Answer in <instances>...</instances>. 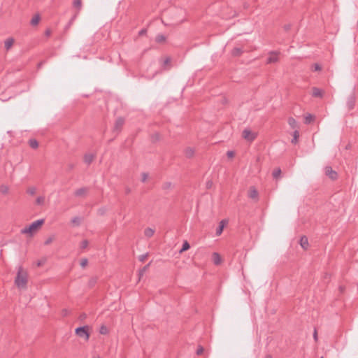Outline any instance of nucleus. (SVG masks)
Here are the masks:
<instances>
[{
	"label": "nucleus",
	"instance_id": "f257e3e1",
	"mask_svg": "<svg viewBox=\"0 0 358 358\" xmlns=\"http://www.w3.org/2000/svg\"><path fill=\"white\" fill-rule=\"evenodd\" d=\"M28 282L29 273L27 270L22 266H19L14 279L15 287L20 290H25L27 288Z\"/></svg>",
	"mask_w": 358,
	"mask_h": 358
},
{
	"label": "nucleus",
	"instance_id": "f03ea898",
	"mask_svg": "<svg viewBox=\"0 0 358 358\" xmlns=\"http://www.w3.org/2000/svg\"><path fill=\"white\" fill-rule=\"evenodd\" d=\"M44 224V220H38L29 225L26 226L21 230L22 234L26 235L27 237H32L41 229Z\"/></svg>",
	"mask_w": 358,
	"mask_h": 358
},
{
	"label": "nucleus",
	"instance_id": "7ed1b4c3",
	"mask_svg": "<svg viewBox=\"0 0 358 358\" xmlns=\"http://www.w3.org/2000/svg\"><path fill=\"white\" fill-rule=\"evenodd\" d=\"M89 328L88 327H82L76 329V334L80 338H84L85 341H88L90 338V334L88 332Z\"/></svg>",
	"mask_w": 358,
	"mask_h": 358
},
{
	"label": "nucleus",
	"instance_id": "20e7f679",
	"mask_svg": "<svg viewBox=\"0 0 358 358\" xmlns=\"http://www.w3.org/2000/svg\"><path fill=\"white\" fill-rule=\"evenodd\" d=\"M15 43V39L13 37H8L3 41V49L6 52H8Z\"/></svg>",
	"mask_w": 358,
	"mask_h": 358
},
{
	"label": "nucleus",
	"instance_id": "39448f33",
	"mask_svg": "<svg viewBox=\"0 0 358 358\" xmlns=\"http://www.w3.org/2000/svg\"><path fill=\"white\" fill-rule=\"evenodd\" d=\"M242 136L245 140L252 141L256 138L257 134L250 129H245L242 133Z\"/></svg>",
	"mask_w": 358,
	"mask_h": 358
},
{
	"label": "nucleus",
	"instance_id": "423d86ee",
	"mask_svg": "<svg viewBox=\"0 0 358 358\" xmlns=\"http://www.w3.org/2000/svg\"><path fill=\"white\" fill-rule=\"evenodd\" d=\"M96 157V153L92 152H87L83 156V161L87 164H90Z\"/></svg>",
	"mask_w": 358,
	"mask_h": 358
},
{
	"label": "nucleus",
	"instance_id": "0eeeda50",
	"mask_svg": "<svg viewBox=\"0 0 358 358\" xmlns=\"http://www.w3.org/2000/svg\"><path fill=\"white\" fill-rule=\"evenodd\" d=\"M325 173L333 180H336L338 178V173L329 166L325 168Z\"/></svg>",
	"mask_w": 358,
	"mask_h": 358
},
{
	"label": "nucleus",
	"instance_id": "6e6552de",
	"mask_svg": "<svg viewBox=\"0 0 358 358\" xmlns=\"http://www.w3.org/2000/svg\"><path fill=\"white\" fill-rule=\"evenodd\" d=\"M278 60V54L275 52H271L269 54V55L267 58V63L268 64L275 63Z\"/></svg>",
	"mask_w": 358,
	"mask_h": 358
},
{
	"label": "nucleus",
	"instance_id": "1a4fd4ad",
	"mask_svg": "<svg viewBox=\"0 0 358 358\" xmlns=\"http://www.w3.org/2000/svg\"><path fill=\"white\" fill-rule=\"evenodd\" d=\"M227 223H228V221L226 220H222V221H220L219 227L216 231L217 236L221 235L224 227L227 224Z\"/></svg>",
	"mask_w": 358,
	"mask_h": 358
},
{
	"label": "nucleus",
	"instance_id": "9d476101",
	"mask_svg": "<svg viewBox=\"0 0 358 358\" xmlns=\"http://www.w3.org/2000/svg\"><path fill=\"white\" fill-rule=\"evenodd\" d=\"M300 245L304 250H307L309 247L308 240L306 236H303L300 239Z\"/></svg>",
	"mask_w": 358,
	"mask_h": 358
},
{
	"label": "nucleus",
	"instance_id": "9b49d317",
	"mask_svg": "<svg viewBox=\"0 0 358 358\" xmlns=\"http://www.w3.org/2000/svg\"><path fill=\"white\" fill-rule=\"evenodd\" d=\"M70 222L72 227H78L82 222V219L80 217L76 216L71 220Z\"/></svg>",
	"mask_w": 358,
	"mask_h": 358
},
{
	"label": "nucleus",
	"instance_id": "f8f14e48",
	"mask_svg": "<svg viewBox=\"0 0 358 358\" xmlns=\"http://www.w3.org/2000/svg\"><path fill=\"white\" fill-rule=\"evenodd\" d=\"M212 259H213V263L216 265L220 264L222 261L221 256L217 252H214L213 254Z\"/></svg>",
	"mask_w": 358,
	"mask_h": 358
},
{
	"label": "nucleus",
	"instance_id": "ddd939ff",
	"mask_svg": "<svg viewBox=\"0 0 358 358\" xmlns=\"http://www.w3.org/2000/svg\"><path fill=\"white\" fill-rule=\"evenodd\" d=\"M41 20V17L38 14H35L31 20V24L33 26H36Z\"/></svg>",
	"mask_w": 358,
	"mask_h": 358
},
{
	"label": "nucleus",
	"instance_id": "4468645a",
	"mask_svg": "<svg viewBox=\"0 0 358 358\" xmlns=\"http://www.w3.org/2000/svg\"><path fill=\"white\" fill-rule=\"evenodd\" d=\"M287 122L292 129H296L298 127V123L296 120L292 117L288 118Z\"/></svg>",
	"mask_w": 358,
	"mask_h": 358
},
{
	"label": "nucleus",
	"instance_id": "2eb2a0df",
	"mask_svg": "<svg viewBox=\"0 0 358 358\" xmlns=\"http://www.w3.org/2000/svg\"><path fill=\"white\" fill-rule=\"evenodd\" d=\"M248 194H249V196L251 198V199H257V196H258V192L257 191V189L254 187H251L250 189H249V192H248Z\"/></svg>",
	"mask_w": 358,
	"mask_h": 358
},
{
	"label": "nucleus",
	"instance_id": "dca6fc26",
	"mask_svg": "<svg viewBox=\"0 0 358 358\" xmlns=\"http://www.w3.org/2000/svg\"><path fill=\"white\" fill-rule=\"evenodd\" d=\"M124 123V120L122 117L117 119L115 123V128L116 129H120Z\"/></svg>",
	"mask_w": 358,
	"mask_h": 358
},
{
	"label": "nucleus",
	"instance_id": "f3484780",
	"mask_svg": "<svg viewBox=\"0 0 358 358\" xmlns=\"http://www.w3.org/2000/svg\"><path fill=\"white\" fill-rule=\"evenodd\" d=\"M144 234L146 237L150 238L155 234V229L152 228L148 227L144 231Z\"/></svg>",
	"mask_w": 358,
	"mask_h": 358
},
{
	"label": "nucleus",
	"instance_id": "a211bd4d",
	"mask_svg": "<svg viewBox=\"0 0 358 358\" xmlns=\"http://www.w3.org/2000/svg\"><path fill=\"white\" fill-rule=\"evenodd\" d=\"M323 92L318 88H313L312 90V94L313 96L320 97L322 96Z\"/></svg>",
	"mask_w": 358,
	"mask_h": 358
},
{
	"label": "nucleus",
	"instance_id": "6ab92c4d",
	"mask_svg": "<svg viewBox=\"0 0 358 358\" xmlns=\"http://www.w3.org/2000/svg\"><path fill=\"white\" fill-rule=\"evenodd\" d=\"M315 119V117L314 115H311V114H306L304 117V120H305V123L306 124H309L310 122H312Z\"/></svg>",
	"mask_w": 358,
	"mask_h": 358
},
{
	"label": "nucleus",
	"instance_id": "aec40b11",
	"mask_svg": "<svg viewBox=\"0 0 358 358\" xmlns=\"http://www.w3.org/2000/svg\"><path fill=\"white\" fill-rule=\"evenodd\" d=\"M185 155L188 157H192L194 155V150L192 148H188L185 150Z\"/></svg>",
	"mask_w": 358,
	"mask_h": 358
},
{
	"label": "nucleus",
	"instance_id": "412c9836",
	"mask_svg": "<svg viewBox=\"0 0 358 358\" xmlns=\"http://www.w3.org/2000/svg\"><path fill=\"white\" fill-rule=\"evenodd\" d=\"M189 248H190V245H189V243L187 241H184V243L182 244V247L181 250H180V253H182L183 252L189 250Z\"/></svg>",
	"mask_w": 358,
	"mask_h": 358
},
{
	"label": "nucleus",
	"instance_id": "4be33fe9",
	"mask_svg": "<svg viewBox=\"0 0 358 358\" xmlns=\"http://www.w3.org/2000/svg\"><path fill=\"white\" fill-rule=\"evenodd\" d=\"M109 332L108 327L105 325H101L99 329V333L103 335H106Z\"/></svg>",
	"mask_w": 358,
	"mask_h": 358
},
{
	"label": "nucleus",
	"instance_id": "5701e85b",
	"mask_svg": "<svg viewBox=\"0 0 358 358\" xmlns=\"http://www.w3.org/2000/svg\"><path fill=\"white\" fill-rule=\"evenodd\" d=\"M55 236H53V235L50 236L45 239L44 244L46 245H48L51 244L55 241Z\"/></svg>",
	"mask_w": 358,
	"mask_h": 358
},
{
	"label": "nucleus",
	"instance_id": "b1692460",
	"mask_svg": "<svg viewBox=\"0 0 358 358\" xmlns=\"http://www.w3.org/2000/svg\"><path fill=\"white\" fill-rule=\"evenodd\" d=\"M45 203V197L43 196H38L36 199L37 205H43Z\"/></svg>",
	"mask_w": 358,
	"mask_h": 358
},
{
	"label": "nucleus",
	"instance_id": "393cba45",
	"mask_svg": "<svg viewBox=\"0 0 358 358\" xmlns=\"http://www.w3.org/2000/svg\"><path fill=\"white\" fill-rule=\"evenodd\" d=\"M29 144L30 145V147H31L32 148L34 149H36L38 147V142L36 141V140H30L29 142Z\"/></svg>",
	"mask_w": 358,
	"mask_h": 358
},
{
	"label": "nucleus",
	"instance_id": "a878e982",
	"mask_svg": "<svg viewBox=\"0 0 358 358\" xmlns=\"http://www.w3.org/2000/svg\"><path fill=\"white\" fill-rule=\"evenodd\" d=\"M281 175V170L280 169H275L273 172V176L275 178H280Z\"/></svg>",
	"mask_w": 358,
	"mask_h": 358
},
{
	"label": "nucleus",
	"instance_id": "bb28decb",
	"mask_svg": "<svg viewBox=\"0 0 358 358\" xmlns=\"http://www.w3.org/2000/svg\"><path fill=\"white\" fill-rule=\"evenodd\" d=\"M299 136V132L298 130H295L293 133V140L292 141V143H296L297 142L298 138Z\"/></svg>",
	"mask_w": 358,
	"mask_h": 358
},
{
	"label": "nucleus",
	"instance_id": "cd10ccee",
	"mask_svg": "<svg viewBox=\"0 0 358 358\" xmlns=\"http://www.w3.org/2000/svg\"><path fill=\"white\" fill-rule=\"evenodd\" d=\"M355 96H352L350 99H349V101H348V106H349V108L351 109L353 108L354 106V103H355Z\"/></svg>",
	"mask_w": 358,
	"mask_h": 358
},
{
	"label": "nucleus",
	"instance_id": "c85d7f7f",
	"mask_svg": "<svg viewBox=\"0 0 358 358\" xmlns=\"http://www.w3.org/2000/svg\"><path fill=\"white\" fill-rule=\"evenodd\" d=\"M88 241L87 240H83L80 243V248L81 249H85L87 248L88 246Z\"/></svg>",
	"mask_w": 358,
	"mask_h": 358
},
{
	"label": "nucleus",
	"instance_id": "c756f323",
	"mask_svg": "<svg viewBox=\"0 0 358 358\" xmlns=\"http://www.w3.org/2000/svg\"><path fill=\"white\" fill-rule=\"evenodd\" d=\"M241 52H242V50L238 48H236L232 50V55L234 56H238L241 54Z\"/></svg>",
	"mask_w": 358,
	"mask_h": 358
},
{
	"label": "nucleus",
	"instance_id": "7c9ffc66",
	"mask_svg": "<svg viewBox=\"0 0 358 358\" xmlns=\"http://www.w3.org/2000/svg\"><path fill=\"white\" fill-rule=\"evenodd\" d=\"M8 191H9V189L7 186H1L0 187V192L3 194H8Z\"/></svg>",
	"mask_w": 358,
	"mask_h": 358
},
{
	"label": "nucleus",
	"instance_id": "2f4dec72",
	"mask_svg": "<svg viewBox=\"0 0 358 358\" xmlns=\"http://www.w3.org/2000/svg\"><path fill=\"white\" fill-rule=\"evenodd\" d=\"M227 156L229 159H231L235 156V152L233 150H229L227 152Z\"/></svg>",
	"mask_w": 358,
	"mask_h": 358
},
{
	"label": "nucleus",
	"instance_id": "473e14b6",
	"mask_svg": "<svg viewBox=\"0 0 358 358\" xmlns=\"http://www.w3.org/2000/svg\"><path fill=\"white\" fill-rule=\"evenodd\" d=\"M149 178V175L146 173H143L141 174V180L143 182H146Z\"/></svg>",
	"mask_w": 358,
	"mask_h": 358
},
{
	"label": "nucleus",
	"instance_id": "72a5a7b5",
	"mask_svg": "<svg viewBox=\"0 0 358 358\" xmlns=\"http://www.w3.org/2000/svg\"><path fill=\"white\" fill-rule=\"evenodd\" d=\"M81 5H82V3H81L80 0H75L73 2V6L75 7L78 8V9H80L81 8Z\"/></svg>",
	"mask_w": 358,
	"mask_h": 358
},
{
	"label": "nucleus",
	"instance_id": "f704fd0d",
	"mask_svg": "<svg viewBox=\"0 0 358 358\" xmlns=\"http://www.w3.org/2000/svg\"><path fill=\"white\" fill-rule=\"evenodd\" d=\"M87 264V260L86 259H81V261H80V266L82 267L86 266Z\"/></svg>",
	"mask_w": 358,
	"mask_h": 358
},
{
	"label": "nucleus",
	"instance_id": "c9c22d12",
	"mask_svg": "<svg viewBox=\"0 0 358 358\" xmlns=\"http://www.w3.org/2000/svg\"><path fill=\"white\" fill-rule=\"evenodd\" d=\"M44 263H45V260H38V261H37V262L36 264L38 267H41L43 265Z\"/></svg>",
	"mask_w": 358,
	"mask_h": 358
},
{
	"label": "nucleus",
	"instance_id": "e433bc0d",
	"mask_svg": "<svg viewBox=\"0 0 358 358\" xmlns=\"http://www.w3.org/2000/svg\"><path fill=\"white\" fill-rule=\"evenodd\" d=\"M203 347H199L198 349H197V351H196V354L200 355H201L203 352Z\"/></svg>",
	"mask_w": 358,
	"mask_h": 358
},
{
	"label": "nucleus",
	"instance_id": "4c0bfd02",
	"mask_svg": "<svg viewBox=\"0 0 358 358\" xmlns=\"http://www.w3.org/2000/svg\"><path fill=\"white\" fill-rule=\"evenodd\" d=\"M313 68L315 71H320L321 69L320 66L317 64H314Z\"/></svg>",
	"mask_w": 358,
	"mask_h": 358
},
{
	"label": "nucleus",
	"instance_id": "58836bf2",
	"mask_svg": "<svg viewBox=\"0 0 358 358\" xmlns=\"http://www.w3.org/2000/svg\"><path fill=\"white\" fill-rule=\"evenodd\" d=\"M28 193L30 194H34L35 193V189L34 188H29L28 189Z\"/></svg>",
	"mask_w": 358,
	"mask_h": 358
},
{
	"label": "nucleus",
	"instance_id": "ea45409f",
	"mask_svg": "<svg viewBox=\"0 0 358 358\" xmlns=\"http://www.w3.org/2000/svg\"><path fill=\"white\" fill-rule=\"evenodd\" d=\"M85 192V189H80L77 192V194H83L84 192Z\"/></svg>",
	"mask_w": 358,
	"mask_h": 358
},
{
	"label": "nucleus",
	"instance_id": "a19ab883",
	"mask_svg": "<svg viewBox=\"0 0 358 358\" xmlns=\"http://www.w3.org/2000/svg\"><path fill=\"white\" fill-rule=\"evenodd\" d=\"M169 62H170V59L169 58L167 57V58H166L164 59V64H168Z\"/></svg>",
	"mask_w": 358,
	"mask_h": 358
},
{
	"label": "nucleus",
	"instance_id": "79ce46f5",
	"mask_svg": "<svg viewBox=\"0 0 358 358\" xmlns=\"http://www.w3.org/2000/svg\"><path fill=\"white\" fill-rule=\"evenodd\" d=\"M264 358H273V357H272V356H271V355H267V356H266Z\"/></svg>",
	"mask_w": 358,
	"mask_h": 358
},
{
	"label": "nucleus",
	"instance_id": "37998d69",
	"mask_svg": "<svg viewBox=\"0 0 358 358\" xmlns=\"http://www.w3.org/2000/svg\"><path fill=\"white\" fill-rule=\"evenodd\" d=\"M92 358H100L99 356H96V357H93Z\"/></svg>",
	"mask_w": 358,
	"mask_h": 358
},
{
	"label": "nucleus",
	"instance_id": "c03bdc74",
	"mask_svg": "<svg viewBox=\"0 0 358 358\" xmlns=\"http://www.w3.org/2000/svg\"><path fill=\"white\" fill-rule=\"evenodd\" d=\"M321 358H323V357H321Z\"/></svg>",
	"mask_w": 358,
	"mask_h": 358
}]
</instances>
